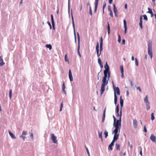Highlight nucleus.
<instances>
[{"mask_svg":"<svg viewBox=\"0 0 156 156\" xmlns=\"http://www.w3.org/2000/svg\"><path fill=\"white\" fill-rule=\"evenodd\" d=\"M120 69L121 73H124L123 67L122 65H121L120 66Z\"/></svg>","mask_w":156,"mask_h":156,"instance_id":"28","label":"nucleus"},{"mask_svg":"<svg viewBox=\"0 0 156 156\" xmlns=\"http://www.w3.org/2000/svg\"><path fill=\"white\" fill-rule=\"evenodd\" d=\"M151 140L153 142L155 143L156 142V137H150Z\"/></svg>","mask_w":156,"mask_h":156,"instance_id":"20","label":"nucleus"},{"mask_svg":"<svg viewBox=\"0 0 156 156\" xmlns=\"http://www.w3.org/2000/svg\"><path fill=\"white\" fill-rule=\"evenodd\" d=\"M110 15L112 17H113V14L112 11H110Z\"/></svg>","mask_w":156,"mask_h":156,"instance_id":"43","label":"nucleus"},{"mask_svg":"<svg viewBox=\"0 0 156 156\" xmlns=\"http://www.w3.org/2000/svg\"><path fill=\"white\" fill-rule=\"evenodd\" d=\"M125 7L126 9H127V4H125Z\"/></svg>","mask_w":156,"mask_h":156,"instance_id":"63","label":"nucleus"},{"mask_svg":"<svg viewBox=\"0 0 156 156\" xmlns=\"http://www.w3.org/2000/svg\"><path fill=\"white\" fill-rule=\"evenodd\" d=\"M103 50V47H100V52H101Z\"/></svg>","mask_w":156,"mask_h":156,"instance_id":"49","label":"nucleus"},{"mask_svg":"<svg viewBox=\"0 0 156 156\" xmlns=\"http://www.w3.org/2000/svg\"><path fill=\"white\" fill-rule=\"evenodd\" d=\"M135 64L136 66H138V61L136 58H135Z\"/></svg>","mask_w":156,"mask_h":156,"instance_id":"33","label":"nucleus"},{"mask_svg":"<svg viewBox=\"0 0 156 156\" xmlns=\"http://www.w3.org/2000/svg\"><path fill=\"white\" fill-rule=\"evenodd\" d=\"M121 77L123 78H124V73H121Z\"/></svg>","mask_w":156,"mask_h":156,"instance_id":"54","label":"nucleus"},{"mask_svg":"<svg viewBox=\"0 0 156 156\" xmlns=\"http://www.w3.org/2000/svg\"><path fill=\"white\" fill-rule=\"evenodd\" d=\"M106 5V3H105L103 4V13H104V9H105V8Z\"/></svg>","mask_w":156,"mask_h":156,"instance_id":"32","label":"nucleus"},{"mask_svg":"<svg viewBox=\"0 0 156 156\" xmlns=\"http://www.w3.org/2000/svg\"><path fill=\"white\" fill-rule=\"evenodd\" d=\"M136 88L137 90H138L141 93V90L139 87H137Z\"/></svg>","mask_w":156,"mask_h":156,"instance_id":"48","label":"nucleus"},{"mask_svg":"<svg viewBox=\"0 0 156 156\" xmlns=\"http://www.w3.org/2000/svg\"><path fill=\"white\" fill-rule=\"evenodd\" d=\"M144 101L146 104L147 109L148 111L150 108V104L148 100V96L146 95L144 98Z\"/></svg>","mask_w":156,"mask_h":156,"instance_id":"4","label":"nucleus"},{"mask_svg":"<svg viewBox=\"0 0 156 156\" xmlns=\"http://www.w3.org/2000/svg\"><path fill=\"white\" fill-rule=\"evenodd\" d=\"M104 134L105 136H108V132L106 131H105L104 132Z\"/></svg>","mask_w":156,"mask_h":156,"instance_id":"41","label":"nucleus"},{"mask_svg":"<svg viewBox=\"0 0 156 156\" xmlns=\"http://www.w3.org/2000/svg\"><path fill=\"white\" fill-rule=\"evenodd\" d=\"M98 0H95V5H98Z\"/></svg>","mask_w":156,"mask_h":156,"instance_id":"42","label":"nucleus"},{"mask_svg":"<svg viewBox=\"0 0 156 156\" xmlns=\"http://www.w3.org/2000/svg\"><path fill=\"white\" fill-rule=\"evenodd\" d=\"M116 146V149L117 150L120 151V145L117 144H115Z\"/></svg>","mask_w":156,"mask_h":156,"instance_id":"21","label":"nucleus"},{"mask_svg":"<svg viewBox=\"0 0 156 156\" xmlns=\"http://www.w3.org/2000/svg\"><path fill=\"white\" fill-rule=\"evenodd\" d=\"M143 16L144 17V19L146 21H147L148 20V19H147V16L146 15H143Z\"/></svg>","mask_w":156,"mask_h":156,"instance_id":"31","label":"nucleus"},{"mask_svg":"<svg viewBox=\"0 0 156 156\" xmlns=\"http://www.w3.org/2000/svg\"><path fill=\"white\" fill-rule=\"evenodd\" d=\"M51 19L52 22V26L53 29L55 30V24L53 19V16L52 15H51Z\"/></svg>","mask_w":156,"mask_h":156,"instance_id":"10","label":"nucleus"},{"mask_svg":"<svg viewBox=\"0 0 156 156\" xmlns=\"http://www.w3.org/2000/svg\"><path fill=\"white\" fill-rule=\"evenodd\" d=\"M67 55L66 54L65 55V61L66 62H68V63H69V60H68V58H67Z\"/></svg>","mask_w":156,"mask_h":156,"instance_id":"26","label":"nucleus"},{"mask_svg":"<svg viewBox=\"0 0 156 156\" xmlns=\"http://www.w3.org/2000/svg\"><path fill=\"white\" fill-rule=\"evenodd\" d=\"M71 16H72V24H73V28L74 34V35H75V38H76V33H75L74 22V21L73 16L72 14H71Z\"/></svg>","mask_w":156,"mask_h":156,"instance_id":"8","label":"nucleus"},{"mask_svg":"<svg viewBox=\"0 0 156 156\" xmlns=\"http://www.w3.org/2000/svg\"><path fill=\"white\" fill-rule=\"evenodd\" d=\"M102 132H99V136H102Z\"/></svg>","mask_w":156,"mask_h":156,"instance_id":"45","label":"nucleus"},{"mask_svg":"<svg viewBox=\"0 0 156 156\" xmlns=\"http://www.w3.org/2000/svg\"><path fill=\"white\" fill-rule=\"evenodd\" d=\"M137 120L136 119H133V127L135 128H136L137 127Z\"/></svg>","mask_w":156,"mask_h":156,"instance_id":"14","label":"nucleus"},{"mask_svg":"<svg viewBox=\"0 0 156 156\" xmlns=\"http://www.w3.org/2000/svg\"><path fill=\"white\" fill-rule=\"evenodd\" d=\"M112 2V0H109V2L110 4H111Z\"/></svg>","mask_w":156,"mask_h":156,"instance_id":"56","label":"nucleus"},{"mask_svg":"<svg viewBox=\"0 0 156 156\" xmlns=\"http://www.w3.org/2000/svg\"><path fill=\"white\" fill-rule=\"evenodd\" d=\"M144 131L145 132H146L147 131V129L146 127L145 126H144Z\"/></svg>","mask_w":156,"mask_h":156,"instance_id":"50","label":"nucleus"},{"mask_svg":"<svg viewBox=\"0 0 156 156\" xmlns=\"http://www.w3.org/2000/svg\"><path fill=\"white\" fill-rule=\"evenodd\" d=\"M5 64V62H3V59L2 58V56H1L0 57V66H3Z\"/></svg>","mask_w":156,"mask_h":156,"instance_id":"13","label":"nucleus"},{"mask_svg":"<svg viewBox=\"0 0 156 156\" xmlns=\"http://www.w3.org/2000/svg\"><path fill=\"white\" fill-rule=\"evenodd\" d=\"M62 91H63V93L64 94H66V90H65V89H62Z\"/></svg>","mask_w":156,"mask_h":156,"instance_id":"53","label":"nucleus"},{"mask_svg":"<svg viewBox=\"0 0 156 156\" xmlns=\"http://www.w3.org/2000/svg\"><path fill=\"white\" fill-rule=\"evenodd\" d=\"M122 44H125V41L124 39L122 40Z\"/></svg>","mask_w":156,"mask_h":156,"instance_id":"55","label":"nucleus"},{"mask_svg":"<svg viewBox=\"0 0 156 156\" xmlns=\"http://www.w3.org/2000/svg\"><path fill=\"white\" fill-rule=\"evenodd\" d=\"M105 69L104 71H106L107 72H110L109 66L107 62H106V64L105 66Z\"/></svg>","mask_w":156,"mask_h":156,"instance_id":"12","label":"nucleus"},{"mask_svg":"<svg viewBox=\"0 0 156 156\" xmlns=\"http://www.w3.org/2000/svg\"><path fill=\"white\" fill-rule=\"evenodd\" d=\"M113 119H114V125L115 126V124L116 123V118L115 117V116H113ZM117 122V121H116ZM115 129L114 131L115 130Z\"/></svg>","mask_w":156,"mask_h":156,"instance_id":"19","label":"nucleus"},{"mask_svg":"<svg viewBox=\"0 0 156 156\" xmlns=\"http://www.w3.org/2000/svg\"><path fill=\"white\" fill-rule=\"evenodd\" d=\"M142 17H140V22L139 23V25L141 29L143 28V26H142V23H143V21H142Z\"/></svg>","mask_w":156,"mask_h":156,"instance_id":"16","label":"nucleus"},{"mask_svg":"<svg viewBox=\"0 0 156 156\" xmlns=\"http://www.w3.org/2000/svg\"><path fill=\"white\" fill-rule=\"evenodd\" d=\"M47 23H48V25H49V26H50V25H51L50 23L49 22H48Z\"/></svg>","mask_w":156,"mask_h":156,"instance_id":"62","label":"nucleus"},{"mask_svg":"<svg viewBox=\"0 0 156 156\" xmlns=\"http://www.w3.org/2000/svg\"><path fill=\"white\" fill-rule=\"evenodd\" d=\"M51 140L55 144L58 143V141L56 139L57 137H51Z\"/></svg>","mask_w":156,"mask_h":156,"instance_id":"17","label":"nucleus"},{"mask_svg":"<svg viewBox=\"0 0 156 156\" xmlns=\"http://www.w3.org/2000/svg\"><path fill=\"white\" fill-rule=\"evenodd\" d=\"M140 148L141 151L140 152V154L141 155V156H142V148H141L140 147Z\"/></svg>","mask_w":156,"mask_h":156,"instance_id":"52","label":"nucleus"},{"mask_svg":"<svg viewBox=\"0 0 156 156\" xmlns=\"http://www.w3.org/2000/svg\"><path fill=\"white\" fill-rule=\"evenodd\" d=\"M103 39L101 37L100 39V47H103Z\"/></svg>","mask_w":156,"mask_h":156,"instance_id":"27","label":"nucleus"},{"mask_svg":"<svg viewBox=\"0 0 156 156\" xmlns=\"http://www.w3.org/2000/svg\"><path fill=\"white\" fill-rule=\"evenodd\" d=\"M131 59L132 61H133L134 60V57L133 56L132 57Z\"/></svg>","mask_w":156,"mask_h":156,"instance_id":"61","label":"nucleus"},{"mask_svg":"<svg viewBox=\"0 0 156 156\" xmlns=\"http://www.w3.org/2000/svg\"><path fill=\"white\" fill-rule=\"evenodd\" d=\"M108 11H112L111 9V6L110 5H109L108 6Z\"/></svg>","mask_w":156,"mask_h":156,"instance_id":"51","label":"nucleus"},{"mask_svg":"<svg viewBox=\"0 0 156 156\" xmlns=\"http://www.w3.org/2000/svg\"><path fill=\"white\" fill-rule=\"evenodd\" d=\"M105 119V117H102V122H103L104 120Z\"/></svg>","mask_w":156,"mask_h":156,"instance_id":"58","label":"nucleus"},{"mask_svg":"<svg viewBox=\"0 0 156 156\" xmlns=\"http://www.w3.org/2000/svg\"><path fill=\"white\" fill-rule=\"evenodd\" d=\"M113 84V87L114 88V96L116 95V93L117 94L119 95L120 94V90L119 88L118 87H115L113 82H112Z\"/></svg>","mask_w":156,"mask_h":156,"instance_id":"5","label":"nucleus"},{"mask_svg":"<svg viewBox=\"0 0 156 156\" xmlns=\"http://www.w3.org/2000/svg\"><path fill=\"white\" fill-rule=\"evenodd\" d=\"M98 62L99 65H101V61L100 57L98 58Z\"/></svg>","mask_w":156,"mask_h":156,"instance_id":"36","label":"nucleus"},{"mask_svg":"<svg viewBox=\"0 0 156 156\" xmlns=\"http://www.w3.org/2000/svg\"><path fill=\"white\" fill-rule=\"evenodd\" d=\"M69 76L70 81L72 82L73 80V79L72 72L70 69L69 71Z\"/></svg>","mask_w":156,"mask_h":156,"instance_id":"9","label":"nucleus"},{"mask_svg":"<svg viewBox=\"0 0 156 156\" xmlns=\"http://www.w3.org/2000/svg\"><path fill=\"white\" fill-rule=\"evenodd\" d=\"M114 12L115 13H117V9H113Z\"/></svg>","mask_w":156,"mask_h":156,"instance_id":"44","label":"nucleus"},{"mask_svg":"<svg viewBox=\"0 0 156 156\" xmlns=\"http://www.w3.org/2000/svg\"><path fill=\"white\" fill-rule=\"evenodd\" d=\"M9 98L10 99H12V90H9Z\"/></svg>","mask_w":156,"mask_h":156,"instance_id":"23","label":"nucleus"},{"mask_svg":"<svg viewBox=\"0 0 156 156\" xmlns=\"http://www.w3.org/2000/svg\"><path fill=\"white\" fill-rule=\"evenodd\" d=\"M114 142L113 141H112L108 146V149L109 148L111 150H112V146L114 145Z\"/></svg>","mask_w":156,"mask_h":156,"instance_id":"15","label":"nucleus"},{"mask_svg":"<svg viewBox=\"0 0 156 156\" xmlns=\"http://www.w3.org/2000/svg\"><path fill=\"white\" fill-rule=\"evenodd\" d=\"M118 139V137H113V139L112 140V141H113L114 142L116 140H117Z\"/></svg>","mask_w":156,"mask_h":156,"instance_id":"40","label":"nucleus"},{"mask_svg":"<svg viewBox=\"0 0 156 156\" xmlns=\"http://www.w3.org/2000/svg\"><path fill=\"white\" fill-rule=\"evenodd\" d=\"M30 133V136H33V133Z\"/></svg>","mask_w":156,"mask_h":156,"instance_id":"59","label":"nucleus"},{"mask_svg":"<svg viewBox=\"0 0 156 156\" xmlns=\"http://www.w3.org/2000/svg\"><path fill=\"white\" fill-rule=\"evenodd\" d=\"M27 132L25 131H23L22 133V135L20 136H25L27 135Z\"/></svg>","mask_w":156,"mask_h":156,"instance_id":"25","label":"nucleus"},{"mask_svg":"<svg viewBox=\"0 0 156 156\" xmlns=\"http://www.w3.org/2000/svg\"><path fill=\"white\" fill-rule=\"evenodd\" d=\"M107 24H108V27H107L108 31H110V27L109 24L108 22H107Z\"/></svg>","mask_w":156,"mask_h":156,"instance_id":"39","label":"nucleus"},{"mask_svg":"<svg viewBox=\"0 0 156 156\" xmlns=\"http://www.w3.org/2000/svg\"><path fill=\"white\" fill-rule=\"evenodd\" d=\"M63 103L62 102L61 103V106L60 107H61L62 108L63 107Z\"/></svg>","mask_w":156,"mask_h":156,"instance_id":"64","label":"nucleus"},{"mask_svg":"<svg viewBox=\"0 0 156 156\" xmlns=\"http://www.w3.org/2000/svg\"><path fill=\"white\" fill-rule=\"evenodd\" d=\"M129 146V147L131 149L133 148V146L131 144H130V142L128 141Z\"/></svg>","mask_w":156,"mask_h":156,"instance_id":"38","label":"nucleus"},{"mask_svg":"<svg viewBox=\"0 0 156 156\" xmlns=\"http://www.w3.org/2000/svg\"><path fill=\"white\" fill-rule=\"evenodd\" d=\"M77 34L78 38V42H79V45H78V55L80 56V57H81V55L80 53V51H79V50H80L79 42H80V35H79V34L78 33H77Z\"/></svg>","mask_w":156,"mask_h":156,"instance_id":"7","label":"nucleus"},{"mask_svg":"<svg viewBox=\"0 0 156 156\" xmlns=\"http://www.w3.org/2000/svg\"><path fill=\"white\" fill-rule=\"evenodd\" d=\"M95 5V6L94 11L95 12H96V11L97 9L98 5Z\"/></svg>","mask_w":156,"mask_h":156,"instance_id":"46","label":"nucleus"},{"mask_svg":"<svg viewBox=\"0 0 156 156\" xmlns=\"http://www.w3.org/2000/svg\"><path fill=\"white\" fill-rule=\"evenodd\" d=\"M104 76L102 80V83L101 86L100 90L101 95L105 90V87L108 83L109 78L110 77V72L104 71Z\"/></svg>","mask_w":156,"mask_h":156,"instance_id":"2","label":"nucleus"},{"mask_svg":"<svg viewBox=\"0 0 156 156\" xmlns=\"http://www.w3.org/2000/svg\"><path fill=\"white\" fill-rule=\"evenodd\" d=\"M87 5L89 6V8H90V6H91L90 4V3L89 2L87 3Z\"/></svg>","mask_w":156,"mask_h":156,"instance_id":"60","label":"nucleus"},{"mask_svg":"<svg viewBox=\"0 0 156 156\" xmlns=\"http://www.w3.org/2000/svg\"><path fill=\"white\" fill-rule=\"evenodd\" d=\"M9 133L11 136H14V134L12 133L10 131H9Z\"/></svg>","mask_w":156,"mask_h":156,"instance_id":"35","label":"nucleus"},{"mask_svg":"<svg viewBox=\"0 0 156 156\" xmlns=\"http://www.w3.org/2000/svg\"><path fill=\"white\" fill-rule=\"evenodd\" d=\"M147 46L148 54L150 56L151 58V59L152 58L153 54L152 50V42L151 41H148Z\"/></svg>","mask_w":156,"mask_h":156,"instance_id":"3","label":"nucleus"},{"mask_svg":"<svg viewBox=\"0 0 156 156\" xmlns=\"http://www.w3.org/2000/svg\"><path fill=\"white\" fill-rule=\"evenodd\" d=\"M68 9L69 10V0H68Z\"/></svg>","mask_w":156,"mask_h":156,"instance_id":"57","label":"nucleus"},{"mask_svg":"<svg viewBox=\"0 0 156 156\" xmlns=\"http://www.w3.org/2000/svg\"><path fill=\"white\" fill-rule=\"evenodd\" d=\"M46 47L47 48H49L50 50H51L52 48V46L51 44H46Z\"/></svg>","mask_w":156,"mask_h":156,"instance_id":"22","label":"nucleus"},{"mask_svg":"<svg viewBox=\"0 0 156 156\" xmlns=\"http://www.w3.org/2000/svg\"><path fill=\"white\" fill-rule=\"evenodd\" d=\"M89 14L91 15H92V11L91 8V7L90 6V8H89Z\"/></svg>","mask_w":156,"mask_h":156,"instance_id":"34","label":"nucleus"},{"mask_svg":"<svg viewBox=\"0 0 156 156\" xmlns=\"http://www.w3.org/2000/svg\"><path fill=\"white\" fill-rule=\"evenodd\" d=\"M120 104L121 107V108L120 113H119V105L118 104L116 106V113L117 114L118 117H119V120H117L116 123L115 125V129L112 132V134H114V136H119V135L118 134V129H120L121 126V118L122 115V108L123 106V100L122 99V96L120 97Z\"/></svg>","mask_w":156,"mask_h":156,"instance_id":"1","label":"nucleus"},{"mask_svg":"<svg viewBox=\"0 0 156 156\" xmlns=\"http://www.w3.org/2000/svg\"><path fill=\"white\" fill-rule=\"evenodd\" d=\"M86 151H87V153L88 155L89 156H90V153L89 152V150H88V148L87 147H86Z\"/></svg>","mask_w":156,"mask_h":156,"instance_id":"37","label":"nucleus"},{"mask_svg":"<svg viewBox=\"0 0 156 156\" xmlns=\"http://www.w3.org/2000/svg\"><path fill=\"white\" fill-rule=\"evenodd\" d=\"M118 41L119 43H120L121 41V37L119 35L118 36Z\"/></svg>","mask_w":156,"mask_h":156,"instance_id":"30","label":"nucleus"},{"mask_svg":"<svg viewBox=\"0 0 156 156\" xmlns=\"http://www.w3.org/2000/svg\"><path fill=\"white\" fill-rule=\"evenodd\" d=\"M148 11L147 12L150 13L151 14V17H152L154 16V14L152 12V9L149 8H148Z\"/></svg>","mask_w":156,"mask_h":156,"instance_id":"18","label":"nucleus"},{"mask_svg":"<svg viewBox=\"0 0 156 156\" xmlns=\"http://www.w3.org/2000/svg\"><path fill=\"white\" fill-rule=\"evenodd\" d=\"M62 89H65V88H66V87H65V84H64V83L62 85Z\"/></svg>","mask_w":156,"mask_h":156,"instance_id":"47","label":"nucleus"},{"mask_svg":"<svg viewBox=\"0 0 156 156\" xmlns=\"http://www.w3.org/2000/svg\"><path fill=\"white\" fill-rule=\"evenodd\" d=\"M151 119L152 121L154 120L155 119V117L154 116V113H152L151 114Z\"/></svg>","mask_w":156,"mask_h":156,"instance_id":"29","label":"nucleus"},{"mask_svg":"<svg viewBox=\"0 0 156 156\" xmlns=\"http://www.w3.org/2000/svg\"><path fill=\"white\" fill-rule=\"evenodd\" d=\"M123 23H124V27L125 29V33L126 34V31L127 30V27L126 24V21L125 20H123Z\"/></svg>","mask_w":156,"mask_h":156,"instance_id":"11","label":"nucleus"},{"mask_svg":"<svg viewBox=\"0 0 156 156\" xmlns=\"http://www.w3.org/2000/svg\"><path fill=\"white\" fill-rule=\"evenodd\" d=\"M117 97L116 95H115L114 96V103L116 105L117 102Z\"/></svg>","mask_w":156,"mask_h":156,"instance_id":"24","label":"nucleus"},{"mask_svg":"<svg viewBox=\"0 0 156 156\" xmlns=\"http://www.w3.org/2000/svg\"><path fill=\"white\" fill-rule=\"evenodd\" d=\"M99 43L98 42H97V44L96 47V51H97V56L98 57V58L99 57V56L101 54V52H99Z\"/></svg>","mask_w":156,"mask_h":156,"instance_id":"6","label":"nucleus"}]
</instances>
